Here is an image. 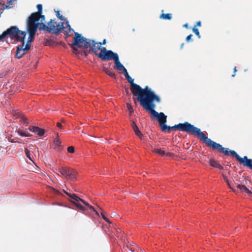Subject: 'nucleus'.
I'll list each match as a JSON object with an SVG mask.
<instances>
[{
    "instance_id": "1",
    "label": "nucleus",
    "mask_w": 252,
    "mask_h": 252,
    "mask_svg": "<svg viewBox=\"0 0 252 252\" xmlns=\"http://www.w3.org/2000/svg\"><path fill=\"white\" fill-rule=\"evenodd\" d=\"M160 100V99L159 96L157 95L153 91L145 98L141 99L140 103L145 110L148 111L154 118H156L158 121L161 126L162 130H165L167 128L169 129L168 127H168L165 125L167 116L165 115L163 113L160 112L158 113L154 110L156 107V105L154 102H159Z\"/></svg>"
},
{
    "instance_id": "2",
    "label": "nucleus",
    "mask_w": 252,
    "mask_h": 252,
    "mask_svg": "<svg viewBox=\"0 0 252 252\" xmlns=\"http://www.w3.org/2000/svg\"><path fill=\"white\" fill-rule=\"evenodd\" d=\"M28 31L29 32V37L25 43V39L23 41H20L21 45L18 46L15 57L20 59L30 49V43L33 40L35 32H36V27L34 22L31 21L29 24Z\"/></svg>"
},
{
    "instance_id": "3",
    "label": "nucleus",
    "mask_w": 252,
    "mask_h": 252,
    "mask_svg": "<svg viewBox=\"0 0 252 252\" xmlns=\"http://www.w3.org/2000/svg\"><path fill=\"white\" fill-rule=\"evenodd\" d=\"M124 75L130 84V89L132 94L134 95L137 96V99L139 102L141 101V99H144L153 92L148 86H146L144 89H142L139 85L135 84L134 79L128 75L127 70H126L124 72Z\"/></svg>"
},
{
    "instance_id": "4",
    "label": "nucleus",
    "mask_w": 252,
    "mask_h": 252,
    "mask_svg": "<svg viewBox=\"0 0 252 252\" xmlns=\"http://www.w3.org/2000/svg\"><path fill=\"white\" fill-rule=\"evenodd\" d=\"M44 30H46L49 32H53L56 34L59 32H62L67 36H71L74 33V30L70 27L67 21L65 22L57 23L54 20H51L47 26L45 25V28Z\"/></svg>"
},
{
    "instance_id": "5",
    "label": "nucleus",
    "mask_w": 252,
    "mask_h": 252,
    "mask_svg": "<svg viewBox=\"0 0 252 252\" xmlns=\"http://www.w3.org/2000/svg\"><path fill=\"white\" fill-rule=\"evenodd\" d=\"M168 128L169 129L177 128L182 131L195 134L199 137L201 139L203 140L204 142H205L206 138H207V137H206L204 134L201 131L199 128L195 127L194 126L191 125L188 122H185L183 124L180 123L175 125L174 126L169 127Z\"/></svg>"
},
{
    "instance_id": "6",
    "label": "nucleus",
    "mask_w": 252,
    "mask_h": 252,
    "mask_svg": "<svg viewBox=\"0 0 252 252\" xmlns=\"http://www.w3.org/2000/svg\"><path fill=\"white\" fill-rule=\"evenodd\" d=\"M37 8L38 9V12L32 13L29 18L27 22V29H28L29 24L31 21L34 22L36 25V30L39 26V28L40 29H44L45 28V24H43V22L45 20V17L44 15H41L42 9V5L40 4H37Z\"/></svg>"
},
{
    "instance_id": "7",
    "label": "nucleus",
    "mask_w": 252,
    "mask_h": 252,
    "mask_svg": "<svg viewBox=\"0 0 252 252\" xmlns=\"http://www.w3.org/2000/svg\"><path fill=\"white\" fill-rule=\"evenodd\" d=\"M63 191L68 195L71 198L69 199V201L72 202L73 204H74L78 209H79L80 210L85 211L86 209L85 207L82 206V205L80 203V202L83 203L84 205H85L90 210H93V211L95 212L96 214L98 216V213L97 211H95V210L94 209V208L90 205L89 204H88L87 202H86L85 201L83 200L81 198H79L78 196H77L75 194H70L68 192H66L64 190Z\"/></svg>"
},
{
    "instance_id": "8",
    "label": "nucleus",
    "mask_w": 252,
    "mask_h": 252,
    "mask_svg": "<svg viewBox=\"0 0 252 252\" xmlns=\"http://www.w3.org/2000/svg\"><path fill=\"white\" fill-rule=\"evenodd\" d=\"M5 37L9 36L11 39L19 41H23L25 39L26 32L21 31L15 26H12L4 32Z\"/></svg>"
},
{
    "instance_id": "9",
    "label": "nucleus",
    "mask_w": 252,
    "mask_h": 252,
    "mask_svg": "<svg viewBox=\"0 0 252 252\" xmlns=\"http://www.w3.org/2000/svg\"><path fill=\"white\" fill-rule=\"evenodd\" d=\"M73 34H75L72 44V48L74 50H76L74 47V46H78L79 48H89L90 44L91 43L90 39L84 37L81 34L74 31Z\"/></svg>"
},
{
    "instance_id": "10",
    "label": "nucleus",
    "mask_w": 252,
    "mask_h": 252,
    "mask_svg": "<svg viewBox=\"0 0 252 252\" xmlns=\"http://www.w3.org/2000/svg\"><path fill=\"white\" fill-rule=\"evenodd\" d=\"M208 146L212 148L213 150H217L219 152L223 153L226 155H228L230 153L228 148H224L220 144L212 141L211 139L208 137L206 138L204 142Z\"/></svg>"
},
{
    "instance_id": "11",
    "label": "nucleus",
    "mask_w": 252,
    "mask_h": 252,
    "mask_svg": "<svg viewBox=\"0 0 252 252\" xmlns=\"http://www.w3.org/2000/svg\"><path fill=\"white\" fill-rule=\"evenodd\" d=\"M59 172L66 179L74 180L76 179V172L73 169L69 167H62L58 170Z\"/></svg>"
},
{
    "instance_id": "12",
    "label": "nucleus",
    "mask_w": 252,
    "mask_h": 252,
    "mask_svg": "<svg viewBox=\"0 0 252 252\" xmlns=\"http://www.w3.org/2000/svg\"><path fill=\"white\" fill-rule=\"evenodd\" d=\"M98 57L103 61L109 60L114 61L118 57V55L111 50H107L105 48H103L101 49L100 53L98 54Z\"/></svg>"
},
{
    "instance_id": "13",
    "label": "nucleus",
    "mask_w": 252,
    "mask_h": 252,
    "mask_svg": "<svg viewBox=\"0 0 252 252\" xmlns=\"http://www.w3.org/2000/svg\"><path fill=\"white\" fill-rule=\"evenodd\" d=\"M230 153L233 157H236L237 159L245 166L248 167L252 169V159H248L247 157L245 156L244 158L240 157L234 151L229 150Z\"/></svg>"
},
{
    "instance_id": "14",
    "label": "nucleus",
    "mask_w": 252,
    "mask_h": 252,
    "mask_svg": "<svg viewBox=\"0 0 252 252\" xmlns=\"http://www.w3.org/2000/svg\"><path fill=\"white\" fill-rule=\"evenodd\" d=\"M90 43L89 47H90L92 49V50L98 56L96 52L99 50L101 51V49L103 48H101L102 43L101 42H95L94 40H90Z\"/></svg>"
},
{
    "instance_id": "15",
    "label": "nucleus",
    "mask_w": 252,
    "mask_h": 252,
    "mask_svg": "<svg viewBox=\"0 0 252 252\" xmlns=\"http://www.w3.org/2000/svg\"><path fill=\"white\" fill-rule=\"evenodd\" d=\"M29 130L37 134L38 136H42L44 134V130L37 126H31L29 128Z\"/></svg>"
},
{
    "instance_id": "16",
    "label": "nucleus",
    "mask_w": 252,
    "mask_h": 252,
    "mask_svg": "<svg viewBox=\"0 0 252 252\" xmlns=\"http://www.w3.org/2000/svg\"><path fill=\"white\" fill-rule=\"evenodd\" d=\"M115 66V68L119 71H123L124 72L127 70L124 65L120 63L119 56L114 61Z\"/></svg>"
},
{
    "instance_id": "17",
    "label": "nucleus",
    "mask_w": 252,
    "mask_h": 252,
    "mask_svg": "<svg viewBox=\"0 0 252 252\" xmlns=\"http://www.w3.org/2000/svg\"><path fill=\"white\" fill-rule=\"evenodd\" d=\"M237 189H240L241 192H246L249 195H251L252 193V191L244 185H241L238 184L237 185Z\"/></svg>"
},
{
    "instance_id": "18",
    "label": "nucleus",
    "mask_w": 252,
    "mask_h": 252,
    "mask_svg": "<svg viewBox=\"0 0 252 252\" xmlns=\"http://www.w3.org/2000/svg\"><path fill=\"white\" fill-rule=\"evenodd\" d=\"M29 150H30V152L34 155L35 157H39V154L38 151V149L37 148L34 147L32 145H30L29 146Z\"/></svg>"
},
{
    "instance_id": "19",
    "label": "nucleus",
    "mask_w": 252,
    "mask_h": 252,
    "mask_svg": "<svg viewBox=\"0 0 252 252\" xmlns=\"http://www.w3.org/2000/svg\"><path fill=\"white\" fill-rule=\"evenodd\" d=\"M57 137L54 139L53 141L54 148L56 149H59L61 147V141L58 137V133L57 134Z\"/></svg>"
},
{
    "instance_id": "20",
    "label": "nucleus",
    "mask_w": 252,
    "mask_h": 252,
    "mask_svg": "<svg viewBox=\"0 0 252 252\" xmlns=\"http://www.w3.org/2000/svg\"><path fill=\"white\" fill-rule=\"evenodd\" d=\"M209 162L210 164L214 167L218 168L220 169H223L222 166L220 165L217 161H216L214 159H210L209 160Z\"/></svg>"
},
{
    "instance_id": "21",
    "label": "nucleus",
    "mask_w": 252,
    "mask_h": 252,
    "mask_svg": "<svg viewBox=\"0 0 252 252\" xmlns=\"http://www.w3.org/2000/svg\"><path fill=\"white\" fill-rule=\"evenodd\" d=\"M25 154L26 157L32 161L33 162V156H32V154L30 152V150H29L28 149H25Z\"/></svg>"
},
{
    "instance_id": "22",
    "label": "nucleus",
    "mask_w": 252,
    "mask_h": 252,
    "mask_svg": "<svg viewBox=\"0 0 252 252\" xmlns=\"http://www.w3.org/2000/svg\"><path fill=\"white\" fill-rule=\"evenodd\" d=\"M160 18L163 19L170 20L172 18V14L170 13L162 14Z\"/></svg>"
},
{
    "instance_id": "23",
    "label": "nucleus",
    "mask_w": 252,
    "mask_h": 252,
    "mask_svg": "<svg viewBox=\"0 0 252 252\" xmlns=\"http://www.w3.org/2000/svg\"><path fill=\"white\" fill-rule=\"evenodd\" d=\"M135 134L140 138L142 139L143 137V134L141 132L138 127L133 129Z\"/></svg>"
},
{
    "instance_id": "24",
    "label": "nucleus",
    "mask_w": 252,
    "mask_h": 252,
    "mask_svg": "<svg viewBox=\"0 0 252 252\" xmlns=\"http://www.w3.org/2000/svg\"><path fill=\"white\" fill-rule=\"evenodd\" d=\"M153 152L155 153H157L160 155H161V156H163L165 155V153H164V151L162 150L161 149H155L154 150H153Z\"/></svg>"
},
{
    "instance_id": "25",
    "label": "nucleus",
    "mask_w": 252,
    "mask_h": 252,
    "mask_svg": "<svg viewBox=\"0 0 252 252\" xmlns=\"http://www.w3.org/2000/svg\"><path fill=\"white\" fill-rule=\"evenodd\" d=\"M101 215L102 217V218L107 222L111 223L110 221L105 216V213L103 211H102L101 212Z\"/></svg>"
},
{
    "instance_id": "26",
    "label": "nucleus",
    "mask_w": 252,
    "mask_h": 252,
    "mask_svg": "<svg viewBox=\"0 0 252 252\" xmlns=\"http://www.w3.org/2000/svg\"><path fill=\"white\" fill-rule=\"evenodd\" d=\"M223 179H224V180L226 181V182L227 183V185H228V186L229 187V188L230 189H232V190H233L234 192H236V190H235V189H232V188H231V186H230V184H229V181H228V179H227V177H226V176H223Z\"/></svg>"
},
{
    "instance_id": "27",
    "label": "nucleus",
    "mask_w": 252,
    "mask_h": 252,
    "mask_svg": "<svg viewBox=\"0 0 252 252\" xmlns=\"http://www.w3.org/2000/svg\"><path fill=\"white\" fill-rule=\"evenodd\" d=\"M192 31L198 37V38H200L199 31L196 27L193 28Z\"/></svg>"
},
{
    "instance_id": "28",
    "label": "nucleus",
    "mask_w": 252,
    "mask_h": 252,
    "mask_svg": "<svg viewBox=\"0 0 252 252\" xmlns=\"http://www.w3.org/2000/svg\"><path fill=\"white\" fill-rule=\"evenodd\" d=\"M17 133L21 136H25V132H24L23 130L19 129L17 130Z\"/></svg>"
},
{
    "instance_id": "29",
    "label": "nucleus",
    "mask_w": 252,
    "mask_h": 252,
    "mask_svg": "<svg viewBox=\"0 0 252 252\" xmlns=\"http://www.w3.org/2000/svg\"><path fill=\"white\" fill-rule=\"evenodd\" d=\"M67 151L69 153H73L74 152V148L73 146H70L67 148Z\"/></svg>"
},
{
    "instance_id": "30",
    "label": "nucleus",
    "mask_w": 252,
    "mask_h": 252,
    "mask_svg": "<svg viewBox=\"0 0 252 252\" xmlns=\"http://www.w3.org/2000/svg\"><path fill=\"white\" fill-rule=\"evenodd\" d=\"M105 72L106 74H107L108 75H109V76H110L111 77H113L114 76V73L108 69H107L105 71Z\"/></svg>"
},
{
    "instance_id": "31",
    "label": "nucleus",
    "mask_w": 252,
    "mask_h": 252,
    "mask_svg": "<svg viewBox=\"0 0 252 252\" xmlns=\"http://www.w3.org/2000/svg\"><path fill=\"white\" fill-rule=\"evenodd\" d=\"M127 108L130 113H132L133 112V109L130 104H127Z\"/></svg>"
},
{
    "instance_id": "32",
    "label": "nucleus",
    "mask_w": 252,
    "mask_h": 252,
    "mask_svg": "<svg viewBox=\"0 0 252 252\" xmlns=\"http://www.w3.org/2000/svg\"><path fill=\"white\" fill-rule=\"evenodd\" d=\"M192 36V34H189V35H188L186 38V41L187 42L192 41V38H191Z\"/></svg>"
},
{
    "instance_id": "33",
    "label": "nucleus",
    "mask_w": 252,
    "mask_h": 252,
    "mask_svg": "<svg viewBox=\"0 0 252 252\" xmlns=\"http://www.w3.org/2000/svg\"><path fill=\"white\" fill-rule=\"evenodd\" d=\"M131 126L133 128V130L135 129L136 128L138 127L136 124H135V123L134 121H133L132 122Z\"/></svg>"
},
{
    "instance_id": "34",
    "label": "nucleus",
    "mask_w": 252,
    "mask_h": 252,
    "mask_svg": "<svg viewBox=\"0 0 252 252\" xmlns=\"http://www.w3.org/2000/svg\"><path fill=\"white\" fill-rule=\"evenodd\" d=\"M56 15H57V16L58 18H59L60 19H61L62 20H63V16H62V15H60V13H59V11H58V12H57V14H56Z\"/></svg>"
},
{
    "instance_id": "35",
    "label": "nucleus",
    "mask_w": 252,
    "mask_h": 252,
    "mask_svg": "<svg viewBox=\"0 0 252 252\" xmlns=\"http://www.w3.org/2000/svg\"><path fill=\"white\" fill-rule=\"evenodd\" d=\"M22 122L24 123H25V124H27L28 123V119L26 117H23L22 118Z\"/></svg>"
},
{
    "instance_id": "36",
    "label": "nucleus",
    "mask_w": 252,
    "mask_h": 252,
    "mask_svg": "<svg viewBox=\"0 0 252 252\" xmlns=\"http://www.w3.org/2000/svg\"><path fill=\"white\" fill-rule=\"evenodd\" d=\"M5 37L3 32L1 34H0V41L2 40Z\"/></svg>"
},
{
    "instance_id": "37",
    "label": "nucleus",
    "mask_w": 252,
    "mask_h": 252,
    "mask_svg": "<svg viewBox=\"0 0 252 252\" xmlns=\"http://www.w3.org/2000/svg\"><path fill=\"white\" fill-rule=\"evenodd\" d=\"M16 1V0H9L8 1L7 3L9 5L12 4L13 1Z\"/></svg>"
},
{
    "instance_id": "38",
    "label": "nucleus",
    "mask_w": 252,
    "mask_h": 252,
    "mask_svg": "<svg viewBox=\"0 0 252 252\" xmlns=\"http://www.w3.org/2000/svg\"><path fill=\"white\" fill-rule=\"evenodd\" d=\"M32 135L28 132H25V137H30Z\"/></svg>"
},
{
    "instance_id": "39",
    "label": "nucleus",
    "mask_w": 252,
    "mask_h": 252,
    "mask_svg": "<svg viewBox=\"0 0 252 252\" xmlns=\"http://www.w3.org/2000/svg\"><path fill=\"white\" fill-rule=\"evenodd\" d=\"M201 25V22L200 21H198L197 23H196V26H198V27H200Z\"/></svg>"
},
{
    "instance_id": "40",
    "label": "nucleus",
    "mask_w": 252,
    "mask_h": 252,
    "mask_svg": "<svg viewBox=\"0 0 252 252\" xmlns=\"http://www.w3.org/2000/svg\"><path fill=\"white\" fill-rule=\"evenodd\" d=\"M236 71H237L236 67H235L234 68V73H235ZM235 75V74L234 73L233 74H232V77H234Z\"/></svg>"
},
{
    "instance_id": "41",
    "label": "nucleus",
    "mask_w": 252,
    "mask_h": 252,
    "mask_svg": "<svg viewBox=\"0 0 252 252\" xmlns=\"http://www.w3.org/2000/svg\"><path fill=\"white\" fill-rule=\"evenodd\" d=\"M57 126L60 128H62V124L60 123H58Z\"/></svg>"
},
{
    "instance_id": "42",
    "label": "nucleus",
    "mask_w": 252,
    "mask_h": 252,
    "mask_svg": "<svg viewBox=\"0 0 252 252\" xmlns=\"http://www.w3.org/2000/svg\"><path fill=\"white\" fill-rule=\"evenodd\" d=\"M183 26L185 28H188V24H186Z\"/></svg>"
},
{
    "instance_id": "43",
    "label": "nucleus",
    "mask_w": 252,
    "mask_h": 252,
    "mask_svg": "<svg viewBox=\"0 0 252 252\" xmlns=\"http://www.w3.org/2000/svg\"><path fill=\"white\" fill-rule=\"evenodd\" d=\"M101 43L102 44H105L106 43V39H104L103 42Z\"/></svg>"
},
{
    "instance_id": "44",
    "label": "nucleus",
    "mask_w": 252,
    "mask_h": 252,
    "mask_svg": "<svg viewBox=\"0 0 252 252\" xmlns=\"http://www.w3.org/2000/svg\"><path fill=\"white\" fill-rule=\"evenodd\" d=\"M166 156H171V153H167L166 154Z\"/></svg>"
},
{
    "instance_id": "45",
    "label": "nucleus",
    "mask_w": 252,
    "mask_h": 252,
    "mask_svg": "<svg viewBox=\"0 0 252 252\" xmlns=\"http://www.w3.org/2000/svg\"><path fill=\"white\" fill-rule=\"evenodd\" d=\"M116 215L115 213L112 214V216H115Z\"/></svg>"
},
{
    "instance_id": "46",
    "label": "nucleus",
    "mask_w": 252,
    "mask_h": 252,
    "mask_svg": "<svg viewBox=\"0 0 252 252\" xmlns=\"http://www.w3.org/2000/svg\"><path fill=\"white\" fill-rule=\"evenodd\" d=\"M183 45H184V44H182V46H181V47H182V48L183 47Z\"/></svg>"
}]
</instances>
